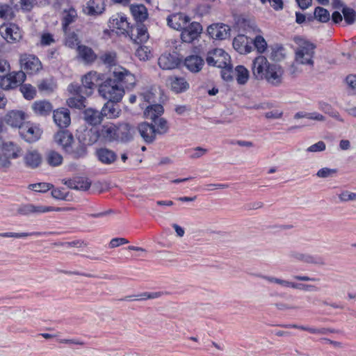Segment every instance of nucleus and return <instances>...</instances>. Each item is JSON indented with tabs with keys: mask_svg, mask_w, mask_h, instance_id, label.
I'll use <instances>...</instances> for the list:
<instances>
[{
	"mask_svg": "<svg viewBox=\"0 0 356 356\" xmlns=\"http://www.w3.org/2000/svg\"><path fill=\"white\" fill-rule=\"evenodd\" d=\"M84 10L88 15L91 16L102 14L105 10L104 0H90Z\"/></svg>",
	"mask_w": 356,
	"mask_h": 356,
	"instance_id": "a878e982",
	"label": "nucleus"
},
{
	"mask_svg": "<svg viewBox=\"0 0 356 356\" xmlns=\"http://www.w3.org/2000/svg\"><path fill=\"white\" fill-rule=\"evenodd\" d=\"M252 41H250L249 38L244 35H238L234 38L232 44L234 49L241 54H245L250 52L252 49L251 44Z\"/></svg>",
	"mask_w": 356,
	"mask_h": 356,
	"instance_id": "6ab92c4d",
	"label": "nucleus"
},
{
	"mask_svg": "<svg viewBox=\"0 0 356 356\" xmlns=\"http://www.w3.org/2000/svg\"><path fill=\"white\" fill-rule=\"evenodd\" d=\"M12 8L7 4L0 3V18L8 19L12 17Z\"/></svg>",
	"mask_w": 356,
	"mask_h": 356,
	"instance_id": "052dcab7",
	"label": "nucleus"
},
{
	"mask_svg": "<svg viewBox=\"0 0 356 356\" xmlns=\"http://www.w3.org/2000/svg\"><path fill=\"white\" fill-rule=\"evenodd\" d=\"M79 56L86 62L92 63L96 58V55L93 50L85 45H79L77 47Z\"/></svg>",
	"mask_w": 356,
	"mask_h": 356,
	"instance_id": "a19ab883",
	"label": "nucleus"
},
{
	"mask_svg": "<svg viewBox=\"0 0 356 356\" xmlns=\"http://www.w3.org/2000/svg\"><path fill=\"white\" fill-rule=\"evenodd\" d=\"M67 187L74 190L87 191L91 186V182L86 178L78 177L74 179H69L64 183Z\"/></svg>",
	"mask_w": 356,
	"mask_h": 356,
	"instance_id": "2f4dec72",
	"label": "nucleus"
},
{
	"mask_svg": "<svg viewBox=\"0 0 356 356\" xmlns=\"http://www.w3.org/2000/svg\"><path fill=\"white\" fill-rule=\"evenodd\" d=\"M131 38L137 44L146 42L149 39L147 27L143 23H138L131 30Z\"/></svg>",
	"mask_w": 356,
	"mask_h": 356,
	"instance_id": "5701e85b",
	"label": "nucleus"
},
{
	"mask_svg": "<svg viewBox=\"0 0 356 356\" xmlns=\"http://www.w3.org/2000/svg\"><path fill=\"white\" fill-rule=\"evenodd\" d=\"M53 232H22V233H15V232H3L0 233V237L3 238H24L27 236H49L52 234Z\"/></svg>",
	"mask_w": 356,
	"mask_h": 356,
	"instance_id": "ea45409f",
	"label": "nucleus"
},
{
	"mask_svg": "<svg viewBox=\"0 0 356 356\" xmlns=\"http://www.w3.org/2000/svg\"><path fill=\"white\" fill-rule=\"evenodd\" d=\"M5 120L11 127L20 129L24 125V113L19 111H12L6 115Z\"/></svg>",
	"mask_w": 356,
	"mask_h": 356,
	"instance_id": "c85d7f7f",
	"label": "nucleus"
},
{
	"mask_svg": "<svg viewBox=\"0 0 356 356\" xmlns=\"http://www.w3.org/2000/svg\"><path fill=\"white\" fill-rule=\"evenodd\" d=\"M163 113V106L161 104H152L146 107L144 115L146 118L155 121Z\"/></svg>",
	"mask_w": 356,
	"mask_h": 356,
	"instance_id": "4c0bfd02",
	"label": "nucleus"
},
{
	"mask_svg": "<svg viewBox=\"0 0 356 356\" xmlns=\"http://www.w3.org/2000/svg\"><path fill=\"white\" fill-rule=\"evenodd\" d=\"M53 187L52 184L48 183H38L30 185V188L36 192L44 193Z\"/></svg>",
	"mask_w": 356,
	"mask_h": 356,
	"instance_id": "13d9d810",
	"label": "nucleus"
},
{
	"mask_svg": "<svg viewBox=\"0 0 356 356\" xmlns=\"http://www.w3.org/2000/svg\"><path fill=\"white\" fill-rule=\"evenodd\" d=\"M293 289L302 290L305 291H318V288L315 285L312 284H305L301 283H296L294 282Z\"/></svg>",
	"mask_w": 356,
	"mask_h": 356,
	"instance_id": "774afa93",
	"label": "nucleus"
},
{
	"mask_svg": "<svg viewBox=\"0 0 356 356\" xmlns=\"http://www.w3.org/2000/svg\"><path fill=\"white\" fill-rule=\"evenodd\" d=\"M345 22L348 24H353L356 20V12L351 8L343 7L341 10Z\"/></svg>",
	"mask_w": 356,
	"mask_h": 356,
	"instance_id": "8fccbe9b",
	"label": "nucleus"
},
{
	"mask_svg": "<svg viewBox=\"0 0 356 356\" xmlns=\"http://www.w3.org/2000/svg\"><path fill=\"white\" fill-rule=\"evenodd\" d=\"M314 17L319 22H327L330 19V13L323 7H316L314 10Z\"/></svg>",
	"mask_w": 356,
	"mask_h": 356,
	"instance_id": "49530a36",
	"label": "nucleus"
},
{
	"mask_svg": "<svg viewBox=\"0 0 356 356\" xmlns=\"http://www.w3.org/2000/svg\"><path fill=\"white\" fill-rule=\"evenodd\" d=\"M115 124L112 122H106L96 129H91L88 132L89 136L87 144L92 145L97 141L100 140L102 143H113L115 142Z\"/></svg>",
	"mask_w": 356,
	"mask_h": 356,
	"instance_id": "f03ea898",
	"label": "nucleus"
},
{
	"mask_svg": "<svg viewBox=\"0 0 356 356\" xmlns=\"http://www.w3.org/2000/svg\"><path fill=\"white\" fill-rule=\"evenodd\" d=\"M138 130L145 143H152L156 139L157 133L154 125L147 122H142L138 124Z\"/></svg>",
	"mask_w": 356,
	"mask_h": 356,
	"instance_id": "dca6fc26",
	"label": "nucleus"
},
{
	"mask_svg": "<svg viewBox=\"0 0 356 356\" xmlns=\"http://www.w3.org/2000/svg\"><path fill=\"white\" fill-rule=\"evenodd\" d=\"M339 198L341 202L355 201L356 200V193L345 191L339 195Z\"/></svg>",
	"mask_w": 356,
	"mask_h": 356,
	"instance_id": "338daca9",
	"label": "nucleus"
},
{
	"mask_svg": "<svg viewBox=\"0 0 356 356\" xmlns=\"http://www.w3.org/2000/svg\"><path fill=\"white\" fill-rule=\"evenodd\" d=\"M54 83L49 80H42L38 85L40 91L46 92H52L54 90Z\"/></svg>",
	"mask_w": 356,
	"mask_h": 356,
	"instance_id": "680f3d73",
	"label": "nucleus"
},
{
	"mask_svg": "<svg viewBox=\"0 0 356 356\" xmlns=\"http://www.w3.org/2000/svg\"><path fill=\"white\" fill-rule=\"evenodd\" d=\"M283 51L284 48L282 47L273 48L270 54V58L275 61H280L282 60L284 58Z\"/></svg>",
	"mask_w": 356,
	"mask_h": 356,
	"instance_id": "e2e57ef3",
	"label": "nucleus"
},
{
	"mask_svg": "<svg viewBox=\"0 0 356 356\" xmlns=\"http://www.w3.org/2000/svg\"><path fill=\"white\" fill-rule=\"evenodd\" d=\"M68 209V208L63 207H52L42 205H34L32 204H26L20 205L17 208V212L18 214L22 216H29L31 214H39L49 211H67Z\"/></svg>",
	"mask_w": 356,
	"mask_h": 356,
	"instance_id": "423d86ee",
	"label": "nucleus"
},
{
	"mask_svg": "<svg viewBox=\"0 0 356 356\" xmlns=\"http://www.w3.org/2000/svg\"><path fill=\"white\" fill-rule=\"evenodd\" d=\"M102 111L93 108H87L83 112V119L86 123L92 126H96L103 120Z\"/></svg>",
	"mask_w": 356,
	"mask_h": 356,
	"instance_id": "cd10ccee",
	"label": "nucleus"
},
{
	"mask_svg": "<svg viewBox=\"0 0 356 356\" xmlns=\"http://www.w3.org/2000/svg\"><path fill=\"white\" fill-rule=\"evenodd\" d=\"M117 101L108 100L102 108V113L103 117L108 118H115L119 116L120 109L114 103Z\"/></svg>",
	"mask_w": 356,
	"mask_h": 356,
	"instance_id": "c9c22d12",
	"label": "nucleus"
},
{
	"mask_svg": "<svg viewBox=\"0 0 356 356\" xmlns=\"http://www.w3.org/2000/svg\"><path fill=\"white\" fill-rule=\"evenodd\" d=\"M46 159L51 166H58L63 162L62 155L54 150H50L47 153Z\"/></svg>",
	"mask_w": 356,
	"mask_h": 356,
	"instance_id": "a18cd8bd",
	"label": "nucleus"
},
{
	"mask_svg": "<svg viewBox=\"0 0 356 356\" xmlns=\"http://www.w3.org/2000/svg\"><path fill=\"white\" fill-rule=\"evenodd\" d=\"M346 82L353 95H356V75L350 74L346 76Z\"/></svg>",
	"mask_w": 356,
	"mask_h": 356,
	"instance_id": "0e129e2a",
	"label": "nucleus"
},
{
	"mask_svg": "<svg viewBox=\"0 0 356 356\" xmlns=\"http://www.w3.org/2000/svg\"><path fill=\"white\" fill-rule=\"evenodd\" d=\"M104 79V75L97 72H90L82 78V86L72 83L68 87L70 92L83 93L86 96L92 95L94 88L100 86Z\"/></svg>",
	"mask_w": 356,
	"mask_h": 356,
	"instance_id": "f257e3e1",
	"label": "nucleus"
},
{
	"mask_svg": "<svg viewBox=\"0 0 356 356\" xmlns=\"http://www.w3.org/2000/svg\"><path fill=\"white\" fill-rule=\"evenodd\" d=\"M54 121L60 128L67 127L71 122L70 113L67 108H61L54 111Z\"/></svg>",
	"mask_w": 356,
	"mask_h": 356,
	"instance_id": "4be33fe9",
	"label": "nucleus"
},
{
	"mask_svg": "<svg viewBox=\"0 0 356 356\" xmlns=\"http://www.w3.org/2000/svg\"><path fill=\"white\" fill-rule=\"evenodd\" d=\"M168 81L171 90L175 93L184 92L189 88V83L184 77L170 76Z\"/></svg>",
	"mask_w": 356,
	"mask_h": 356,
	"instance_id": "bb28decb",
	"label": "nucleus"
},
{
	"mask_svg": "<svg viewBox=\"0 0 356 356\" xmlns=\"http://www.w3.org/2000/svg\"><path fill=\"white\" fill-rule=\"evenodd\" d=\"M100 60L108 66L115 65L116 54L115 52H105L100 56Z\"/></svg>",
	"mask_w": 356,
	"mask_h": 356,
	"instance_id": "603ef678",
	"label": "nucleus"
},
{
	"mask_svg": "<svg viewBox=\"0 0 356 356\" xmlns=\"http://www.w3.org/2000/svg\"><path fill=\"white\" fill-rule=\"evenodd\" d=\"M272 65L264 56L256 57L252 63V72L254 78L257 80L264 79Z\"/></svg>",
	"mask_w": 356,
	"mask_h": 356,
	"instance_id": "1a4fd4ad",
	"label": "nucleus"
},
{
	"mask_svg": "<svg viewBox=\"0 0 356 356\" xmlns=\"http://www.w3.org/2000/svg\"><path fill=\"white\" fill-rule=\"evenodd\" d=\"M54 140L65 152H70L72 144L74 142L73 136L70 132L67 130L57 132L54 136Z\"/></svg>",
	"mask_w": 356,
	"mask_h": 356,
	"instance_id": "2eb2a0df",
	"label": "nucleus"
},
{
	"mask_svg": "<svg viewBox=\"0 0 356 356\" xmlns=\"http://www.w3.org/2000/svg\"><path fill=\"white\" fill-rule=\"evenodd\" d=\"M24 160L26 166L31 168H35L41 163L42 157L37 151L31 150L26 152Z\"/></svg>",
	"mask_w": 356,
	"mask_h": 356,
	"instance_id": "f704fd0d",
	"label": "nucleus"
},
{
	"mask_svg": "<svg viewBox=\"0 0 356 356\" xmlns=\"http://www.w3.org/2000/svg\"><path fill=\"white\" fill-rule=\"evenodd\" d=\"M26 79L23 71L13 72L0 77V87L3 90H10L20 86Z\"/></svg>",
	"mask_w": 356,
	"mask_h": 356,
	"instance_id": "0eeeda50",
	"label": "nucleus"
},
{
	"mask_svg": "<svg viewBox=\"0 0 356 356\" xmlns=\"http://www.w3.org/2000/svg\"><path fill=\"white\" fill-rule=\"evenodd\" d=\"M161 294H162L161 292H152V293L145 292L141 294L133 296V297L135 298L134 299V300H147V299H155V298H159L161 296ZM131 298H132V296H127L125 298V299L127 300H131Z\"/></svg>",
	"mask_w": 356,
	"mask_h": 356,
	"instance_id": "09e8293b",
	"label": "nucleus"
},
{
	"mask_svg": "<svg viewBox=\"0 0 356 356\" xmlns=\"http://www.w3.org/2000/svg\"><path fill=\"white\" fill-rule=\"evenodd\" d=\"M158 64L162 70H172L178 67L179 59L176 55L163 54L159 58Z\"/></svg>",
	"mask_w": 356,
	"mask_h": 356,
	"instance_id": "b1692460",
	"label": "nucleus"
},
{
	"mask_svg": "<svg viewBox=\"0 0 356 356\" xmlns=\"http://www.w3.org/2000/svg\"><path fill=\"white\" fill-rule=\"evenodd\" d=\"M98 159L104 164L110 165L113 163L118 158L116 153L108 148H100L97 151Z\"/></svg>",
	"mask_w": 356,
	"mask_h": 356,
	"instance_id": "c756f323",
	"label": "nucleus"
},
{
	"mask_svg": "<svg viewBox=\"0 0 356 356\" xmlns=\"http://www.w3.org/2000/svg\"><path fill=\"white\" fill-rule=\"evenodd\" d=\"M79 40L78 35L72 32L67 35L65 38V44L70 48H74L79 46Z\"/></svg>",
	"mask_w": 356,
	"mask_h": 356,
	"instance_id": "4d7b16f0",
	"label": "nucleus"
},
{
	"mask_svg": "<svg viewBox=\"0 0 356 356\" xmlns=\"http://www.w3.org/2000/svg\"><path fill=\"white\" fill-rule=\"evenodd\" d=\"M283 70L281 67L276 64H273L267 71L264 79H266L269 83L277 86L282 81Z\"/></svg>",
	"mask_w": 356,
	"mask_h": 356,
	"instance_id": "aec40b11",
	"label": "nucleus"
},
{
	"mask_svg": "<svg viewBox=\"0 0 356 356\" xmlns=\"http://www.w3.org/2000/svg\"><path fill=\"white\" fill-rule=\"evenodd\" d=\"M115 142L127 143L133 139L134 128L128 123L115 124Z\"/></svg>",
	"mask_w": 356,
	"mask_h": 356,
	"instance_id": "9b49d317",
	"label": "nucleus"
},
{
	"mask_svg": "<svg viewBox=\"0 0 356 356\" xmlns=\"http://www.w3.org/2000/svg\"><path fill=\"white\" fill-rule=\"evenodd\" d=\"M230 27L225 24H214L207 29L209 35L216 40H225L230 35Z\"/></svg>",
	"mask_w": 356,
	"mask_h": 356,
	"instance_id": "4468645a",
	"label": "nucleus"
},
{
	"mask_svg": "<svg viewBox=\"0 0 356 356\" xmlns=\"http://www.w3.org/2000/svg\"><path fill=\"white\" fill-rule=\"evenodd\" d=\"M113 74L114 78L124 89H131L136 84L135 76L121 66L115 67Z\"/></svg>",
	"mask_w": 356,
	"mask_h": 356,
	"instance_id": "6e6552de",
	"label": "nucleus"
},
{
	"mask_svg": "<svg viewBox=\"0 0 356 356\" xmlns=\"http://www.w3.org/2000/svg\"><path fill=\"white\" fill-rule=\"evenodd\" d=\"M255 276H257V277L261 278V279L267 281L269 283H274V284H278L284 288L293 289V286H293L294 282L286 280H283V279L275 277L273 276L265 275H262V274H256Z\"/></svg>",
	"mask_w": 356,
	"mask_h": 356,
	"instance_id": "58836bf2",
	"label": "nucleus"
},
{
	"mask_svg": "<svg viewBox=\"0 0 356 356\" xmlns=\"http://www.w3.org/2000/svg\"><path fill=\"white\" fill-rule=\"evenodd\" d=\"M315 46L309 42L303 41L296 50L295 60L298 64L314 66Z\"/></svg>",
	"mask_w": 356,
	"mask_h": 356,
	"instance_id": "20e7f679",
	"label": "nucleus"
},
{
	"mask_svg": "<svg viewBox=\"0 0 356 356\" xmlns=\"http://www.w3.org/2000/svg\"><path fill=\"white\" fill-rule=\"evenodd\" d=\"M189 21V17L182 13L173 14L168 16L167 18L168 25L170 28L177 31L182 30Z\"/></svg>",
	"mask_w": 356,
	"mask_h": 356,
	"instance_id": "412c9836",
	"label": "nucleus"
},
{
	"mask_svg": "<svg viewBox=\"0 0 356 356\" xmlns=\"http://www.w3.org/2000/svg\"><path fill=\"white\" fill-rule=\"evenodd\" d=\"M98 90L102 97L110 101L120 102L124 94V88L120 86L115 78L106 79L100 84Z\"/></svg>",
	"mask_w": 356,
	"mask_h": 356,
	"instance_id": "7ed1b4c3",
	"label": "nucleus"
},
{
	"mask_svg": "<svg viewBox=\"0 0 356 356\" xmlns=\"http://www.w3.org/2000/svg\"><path fill=\"white\" fill-rule=\"evenodd\" d=\"M32 108L37 115H47L51 113L53 106L50 102L44 100L34 102Z\"/></svg>",
	"mask_w": 356,
	"mask_h": 356,
	"instance_id": "e433bc0d",
	"label": "nucleus"
},
{
	"mask_svg": "<svg viewBox=\"0 0 356 356\" xmlns=\"http://www.w3.org/2000/svg\"><path fill=\"white\" fill-rule=\"evenodd\" d=\"M202 27L198 22H192L186 25L182 29L181 34V40L184 42L191 43L197 39L202 33Z\"/></svg>",
	"mask_w": 356,
	"mask_h": 356,
	"instance_id": "f8f14e48",
	"label": "nucleus"
},
{
	"mask_svg": "<svg viewBox=\"0 0 356 356\" xmlns=\"http://www.w3.org/2000/svg\"><path fill=\"white\" fill-rule=\"evenodd\" d=\"M236 81L239 84H245L249 79V71L243 65H238L235 68Z\"/></svg>",
	"mask_w": 356,
	"mask_h": 356,
	"instance_id": "c03bdc74",
	"label": "nucleus"
},
{
	"mask_svg": "<svg viewBox=\"0 0 356 356\" xmlns=\"http://www.w3.org/2000/svg\"><path fill=\"white\" fill-rule=\"evenodd\" d=\"M74 96L70 97L67 100V105L71 108L81 109L85 107L86 97L83 93L76 94L72 92Z\"/></svg>",
	"mask_w": 356,
	"mask_h": 356,
	"instance_id": "79ce46f5",
	"label": "nucleus"
},
{
	"mask_svg": "<svg viewBox=\"0 0 356 356\" xmlns=\"http://www.w3.org/2000/svg\"><path fill=\"white\" fill-rule=\"evenodd\" d=\"M20 65L27 73L33 74L39 72L42 69L40 60L34 55L22 54L20 56Z\"/></svg>",
	"mask_w": 356,
	"mask_h": 356,
	"instance_id": "9d476101",
	"label": "nucleus"
},
{
	"mask_svg": "<svg viewBox=\"0 0 356 356\" xmlns=\"http://www.w3.org/2000/svg\"><path fill=\"white\" fill-rule=\"evenodd\" d=\"M204 64V59L197 55L188 56L185 58L184 65L191 72H200Z\"/></svg>",
	"mask_w": 356,
	"mask_h": 356,
	"instance_id": "393cba45",
	"label": "nucleus"
},
{
	"mask_svg": "<svg viewBox=\"0 0 356 356\" xmlns=\"http://www.w3.org/2000/svg\"><path fill=\"white\" fill-rule=\"evenodd\" d=\"M20 91L26 99H32L36 94L35 88L31 84H23L20 87Z\"/></svg>",
	"mask_w": 356,
	"mask_h": 356,
	"instance_id": "3c124183",
	"label": "nucleus"
},
{
	"mask_svg": "<svg viewBox=\"0 0 356 356\" xmlns=\"http://www.w3.org/2000/svg\"><path fill=\"white\" fill-rule=\"evenodd\" d=\"M253 42L255 48L259 53H263L266 49L267 43L262 36L257 35Z\"/></svg>",
	"mask_w": 356,
	"mask_h": 356,
	"instance_id": "bf43d9fd",
	"label": "nucleus"
},
{
	"mask_svg": "<svg viewBox=\"0 0 356 356\" xmlns=\"http://www.w3.org/2000/svg\"><path fill=\"white\" fill-rule=\"evenodd\" d=\"M136 56L140 60H147L151 57V51L147 46H140L136 51Z\"/></svg>",
	"mask_w": 356,
	"mask_h": 356,
	"instance_id": "864d4df0",
	"label": "nucleus"
},
{
	"mask_svg": "<svg viewBox=\"0 0 356 356\" xmlns=\"http://www.w3.org/2000/svg\"><path fill=\"white\" fill-rule=\"evenodd\" d=\"M206 61L209 65L224 67L229 64L230 56L222 49H214L208 52Z\"/></svg>",
	"mask_w": 356,
	"mask_h": 356,
	"instance_id": "39448f33",
	"label": "nucleus"
},
{
	"mask_svg": "<svg viewBox=\"0 0 356 356\" xmlns=\"http://www.w3.org/2000/svg\"><path fill=\"white\" fill-rule=\"evenodd\" d=\"M20 135L29 143H33L38 140L41 136V130L36 127L25 124L20 127Z\"/></svg>",
	"mask_w": 356,
	"mask_h": 356,
	"instance_id": "a211bd4d",
	"label": "nucleus"
},
{
	"mask_svg": "<svg viewBox=\"0 0 356 356\" xmlns=\"http://www.w3.org/2000/svg\"><path fill=\"white\" fill-rule=\"evenodd\" d=\"M77 18L76 10L73 8L65 9L63 12L62 17V26L63 31L66 33L68 26L72 23L74 22Z\"/></svg>",
	"mask_w": 356,
	"mask_h": 356,
	"instance_id": "473e14b6",
	"label": "nucleus"
},
{
	"mask_svg": "<svg viewBox=\"0 0 356 356\" xmlns=\"http://www.w3.org/2000/svg\"><path fill=\"white\" fill-rule=\"evenodd\" d=\"M0 151L9 159H16L19 156V148L12 142L3 143L0 147Z\"/></svg>",
	"mask_w": 356,
	"mask_h": 356,
	"instance_id": "72a5a7b5",
	"label": "nucleus"
},
{
	"mask_svg": "<svg viewBox=\"0 0 356 356\" xmlns=\"http://www.w3.org/2000/svg\"><path fill=\"white\" fill-rule=\"evenodd\" d=\"M337 172V169L334 168H323L320 169L317 173L316 176L319 178H328L332 177Z\"/></svg>",
	"mask_w": 356,
	"mask_h": 356,
	"instance_id": "6e6d98bb",
	"label": "nucleus"
},
{
	"mask_svg": "<svg viewBox=\"0 0 356 356\" xmlns=\"http://www.w3.org/2000/svg\"><path fill=\"white\" fill-rule=\"evenodd\" d=\"M130 11L137 22L143 23L148 17L147 9L143 4L130 5Z\"/></svg>",
	"mask_w": 356,
	"mask_h": 356,
	"instance_id": "7c9ffc66",
	"label": "nucleus"
},
{
	"mask_svg": "<svg viewBox=\"0 0 356 356\" xmlns=\"http://www.w3.org/2000/svg\"><path fill=\"white\" fill-rule=\"evenodd\" d=\"M289 257L293 260L302 261L307 264H317L315 258L308 254L292 251L289 253Z\"/></svg>",
	"mask_w": 356,
	"mask_h": 356,
	"instance_id": "37998d69",
	"label": "nucleus"
},
{
	"mask_svg": "<svg viewBox=\"0 0 356 356\" xmlns=\"http://www.w3.org/2000/svg\"><path fill=\"white\" fill-rule=\"evenodd\" d=\"M320 108L325 113L329 114L330 116L336 119L337 120L341 122H344V120L341 117L339 113L334 110L330 104L325 102L321 103Z\"/></svg>",
	"mask_w": 356,
	"mask_h": 356,
	"instance_id": "de8ad7c7",
	"label": "nucleus"
},
{
	"mask_svg": "<svg viewBox=\"0 0 356 356\" xmlns=\"http://www.w3.org/2000/svg\"><path fill=\"white\" fill-rule=\"evenodd\" d=\"M109 26L110 28L119 30V33L124 34L128 33L129 23L125 16L120 14H116L110 18Z\"/></svg>",
	"mask_w": 356,
	"mask_h": 356,
	"instance_id": "f3484780",
	"label": "nucleus"
},
{
	"mask_svg": "<svg viewBox=\"0 0 356 356\" xmlns=\"http://www.w3.org/2000/svg\"><path fill=\"white\" fill-rule=\"evenodd\" d=\"M0 34L8 42L10 43L19 41L22 38L19 27L14 24L1 25Z\"/></svg>",
	"mask_w": 356,
	"mask_h": 356,
	"instance_id": "ddd939ff",
	"label": "nucleus"
},
{
	"mask_svg": "<svg viewBox=\"0 0 356 356\" xmlns=\"http://www.w3.org/2000/svg\"><path fill=\"white\" fill-rule=\"evenodd\" d=\"M154 122L158 127L157 129H156L157 134H164L168 131V122L164 118H158Z\"/></svg>",
	"mask_w": 356,
	"mask_h": 356,
	"instance_id": "5fc2aeb1",
	"label": "nucleus"
},
{
	"mask_svg": "<svg viewBox=\"0 0 356 356\" xmlns=\"http://www.w3.org/2000/svg\"><path fill=\"white\" fill-rule=\"evenodd\" d=\"M221 68V76L222 79L225 81H231L232 80V67L229 63L227 67H220Z\"/></svg>",
	"mask_w": 356,
	"mask_h": 356,
	"instance_id": "69168bd1",
	"label": "nucleus"
}]
</instances>
